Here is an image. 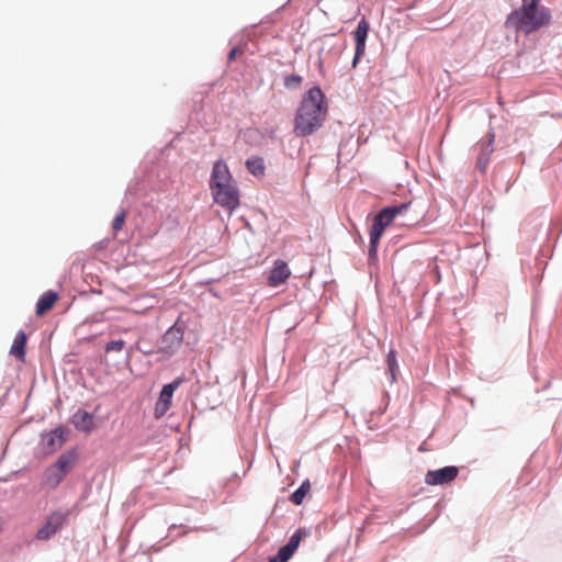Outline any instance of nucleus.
Wrapping results in <instances>:
<instances>
[{"instance_id":"obj_7","label":"nucleus","mask_w":562,"mask_h":562,"mask_svg":"<svg viewBox=\"0 0 562 562\" xmlns=\"http://www.w3.org/2000/svg\"><path fill=\"white\" fill-rule=\"evenodd\" d=\"M181 383L182 379L177 378L171 383L164 385L155 405V416L157 418L162 417L169 411L173 392L180 386Z\"/></svg>"},{"instance_id":"obj_21","label":"nucleus","mask_w":562,"mask_h":562,"mask_svg":"<svg viewBox=\"0 0 562 562\" xmlns=\"http://www.w3.org/2000/svg\"><path fill=\"white\" fill-rule=\"evenodd\" d=\"M386 363L391 374V381L395 382L397 378L398 364L396 360V351L391 349L386 356Z\"/></svg>"},{"instance_id":"obj_11","label":"nucleus","mask_w":562,"mask_h":562,"mask_svg":"<svg viewBox=\"0 0 562 562\" xmlns=\"http://www.w3.org/2000/svg\"><path fill=\"white\" fill-rule=\"evenodd\" d=\"M290 276L291 270L288 263L282 259H278L273 262V266L267 278V283L271 288H277L285 283Z\"/></svg>"},{"instance_id":"obj_18","label":"nucleus","mask_w":562,"mask_h":562,"mask_svg":"<svg viewBox=\"0 0 562 562\" xmlns=\"http://www.w3.org/2000/svg\"><path fill=\"white\" fill-rule=\"evenodd\" d=\"M27 337L23 330L18 331L10 348V355L20 361L25 360V345Z\"/></svg>"},{"instance_id":"obj_9","label":"nucleus","mask_w":562,"mask_h":562,"mask_svg":"<svg viewBox=\"0 0 562 562\" xmlns=\"http://www.w3.org/2000/svg\"><path fill=\"white\" fill-rule=\"evenodd\" d=\"M458 473L459 469L453 465L430 470L426 473L425 482L428 485H443L452 482L458 476Z\"/></svg>"},{"instance_id":"obj_16","label":"nucleus","mask_w":562,"mask_h":562,"mask_svg":"<svg viewBox=\"0 0 562 562\" xmlns=\"http://www.w3.org/2000/svg\"><path fill=\"white\" fill-rule=\"evenodd\" d=\"M71 423L76 429L89 434L94 428L93 416L83 411L78 409L71 417Z\"/></svg>"},{"instance_id":"obj_5","label":"nucleus","mask_w":562,"mask_h":562,"mask_svg":"<svg viewBox=\"0 0 562 562\" xmlns=\"http://www.w3.org/2000/svg\"><path fill=\"white\" fill-rule=\"evenodd\" d=\"M214 201L229 212L239 206V191L236 182L211 190Z\"/></svg>"},{"instance_id":"obj_22","label":"nucleus","mask_w":562,"mask_h":562,"mask_svg":"<svg viewBox=\"0 0 562 562\" xmlns=\"http://www.w3.org/2000/svg\"><path fill=\"white\" fill-rule=\"evenodd\" d=\"M125 220H126V211L123 210L113 220L112 229H113L114 235H116V233L120 229H122V227L125 223Z\"/></svg>"},{"instance_id":"obj_8","label":"nucleus","mask_w":562,"mask_h":562,"mask_svg":"<svg viewBox=\"0 0 562 562\" xmlns=\"http://www.w3.org/2000/svg\"><path fill=\"white\" fill-rule=\"evenodd\" d=\"M184 336V326L176 322L162 336V347L160 350L166 353H172L182 344Z\"/></svg>"},{"instance_id":"obj_1","label":"nucleus","mask_w":562,"mask_h":562,"mask_svg":"<svg viewBox=\"0 0 562 562\" xmlns=\"http://www.w3.org/2000/svg\"><path fill=\"white\" fill-rule=\"evenodd\" d=\"M328 104L319 87L311 88L303 97L294 119V133L305 137L318 131L327 116Z\"/></svg>"},{"instance_id":"obj_25","label":"nucleus","mask_w":562,"mask_h":562,"mask_svg":"<svg viewBox=\"0 0 562 562\" xmlns=\"http://www.w3.org/2000/svg\"><path fill=\"white\" fill-rule=\"evenodd\" d=\"M235 49H233L231 53H229V59H233L235 57Z\"/></svg>"},{"instance_id":"obj_23","label":"nucleus","mask_w":562,"mask_h":562,"mask_svg":"<svg viewBox=\"0 0 562 562\" xmlns=\"http://www.w3.org/2000/svg\"><path fill=\"white\" fill-rule=\"evenodd\" d=\"M124 347H125V341L124 340H122V339L112 340L109 344H106V346L104 348V351L105 352H111V351L120 352V351H122L124 349Z\"/></svg>"},{"instance_id":"obj_20","label":"nucleus","mask_w":562,"mask_h":562,"mask_svg":"<svg viewBox=\"0 0 562 562\" xmlns=\"http://www.w3.org/2000/svg\"><path fill=\"white\" fill-rule=\"evenodd\" d=\"M311 492V484L308 481H304L302 485L292 493L290 499L295 505H301L304 502L305 496Z\"/></svg>"},{"instance_id":"obj_6","label":"nucleus","mask_w":562,"mask_h":562,"mask_svg":"<svg viewBox=\"0 0 562 562\" xmlns=\"http://www.w3.org/2000/svg\"><path fill=\"white\" fill-rule=\"evenodd\" d=\"M69 512L56 510L52 513L44 525L37 530L35 538L40 541L50 539L67 521Z\"/></svg>"},{"instance_id":"obj_4","label":"nucleus","mask_w":562,"mask_h":562,"mask_svg":"<svg viewBox=\"0 0 562 562\" xmlns=\"http://www.w3.org/2000/svg\"><path fill=\"white\" fill-rule=\"evenodd\" d=\"M409 205L411 203H402L400 205L384 207L376 214L370 228V257L376 255L378 245L385 227H387L397 215L403 214Z\"/></svg>"},{"instance_id":"obj_24","label":"nucleus","mask_w":562,"mask_h":562,"mask_svg":"<svg viewBox=\"0 0 562 562\" xmlns=\"http://www.w3.org/2000/svg\"><path fill=\"white\" fill-rule=\"evenodd\" d=\"M302 82V77L297 75H290L284 79V86L286 88H295Z\"/></svg>"},{"instance_id":"obj_2","label":"nucleus","mask_w":562,"mask_h":562,"mask_svg":"<svg viewBox=\"0 0 562 562\" xmlns=\"http://www.w3.org/2000/svg\"><path fill=\"white\" fill-rule=\"evenodd\" d=\"M551 11L539 1H522L512 11L504 23L506 30L525 35L532 34L551 23Z\"/></svg>"},{"instance_id":"obj_3","label":"nucleus","mask_w":562,"mask_h":562,"mask_svg":"<svg viewBox=\"0 0 562 562\" xmlns=\"http://www.w3.org/2000/svg\"><path fill=\"white\" fill-rule=\"evenodd\" d=\"M78 461V453L76 450H68L61 453L56 462L50 464L43 472L42 484L43 486L55 490L64 481L66 475L72 470Z\"/></svg>"},{"instance_id":"obj_17","label":"nucleus","mask_w":562,"mask_h":562,"mask_svg":"<svg viewBox=\"0 0 562 562\" xmlns=\"http://www.w3.org/2000/svg\"><path fill=\"white\" fill-rule=\"evenodd\" d=\"M58 296L57 293L54 291H47L45 292L37 301L36 304V314L38 316H43L48 311H50L55 303L57 302Z\"/></svg>"},{"instance_id":"obj_10","label":"nucleus","mask_w":562,"mask_h":562,"mask_svg":"<svg viewBox=\"0 0 562 562\" xmlns=\"http://www.w3.org/2000/svg\"><path fill=\"white\" fill-rule=\"evenodd\" d=\"M235 180L229 171L228 166L223 160H218L214 164L211 179H210V189L216 190L220 187L234 183Z\"/></svg>"},{"instance_id":"obj_15","label":"nucleus","mask_w":562,"mask_h":562,"mask_svg":"<svg viewBox=\"0 0 562 562\" xmlns=\"http://www.w3.org/2000/svg\"><path fill=\"white\" fill-rule=\"evenodd\" d=\"M67 439V432L63 428H56L45 435L43 438L44 450L46 453H53L60 449Z\"/></svg>"},{"instance_id":"obj_13","label":"nucleus","mask_w":562,"mask_h":562,"mask_svg":"<svg viewBox=\"0 0 562 562\" xmlns=\"http://www.w3.org/2000/svg\"><path fill=\"white\" fill-rule=\"evenodd\" d=\"M303 535L304 533L302 529L296 530L290 538L289 542L281 547L277 555L271 558L269 562H288L299 548Z\"/></svg>"},{"instance_id":"obj_12","label":"nucleus","mask_w":562,"mask_h":562,"mask_svg":"<svg viewBox=\"0 0 562 562\" xmlns=\"http://www.w3.org/2000/svg\"><path fill=\"white\" fill-rule=\"evenodd\" d=\"M493 142L494 135L492 134L487 138L479 140L474 146V149L477 151L476 167L483 172L485 171L490 162L491 155L494 151Z\"/></svg>"},{"instance_id":"obj_14","label":"nucleus","mask_w":562,"mask_h":562,"mask_svg":"<svg viewBox=\"0 0 562 562\" xmlns=\"http://www.w3.org/2000/svg\"><path fill=\"white\" fill-rule=\"evenodd\" d=\"M370 25L368 21L363 18L357 25L356 31L353 32L355 42H356V54L353 58V66H356L358 59L364 54L366 50V41L368 37Z\"/></svg>"},{"instance_id":"obj_19","label":"nucleus","mask_w":562,"mask_h":562,"mask_svg":"<svg viewBox=\"0 0 562 562\" xmlns=\"http://www.w3.org/2000/svg\"><path fill=\"white\" fill-rule=\"evenodd\" d=\"M247 170L255 177H262L265 175V161L261 157H252L246 161Z\"/></svg>"}]
</instances>
